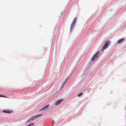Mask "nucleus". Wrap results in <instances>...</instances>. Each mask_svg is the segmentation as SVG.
I'll return each instance as SVG.
<instances>
[{
	"label": "nucleus",
	"mask_w": 126,
	"mask_h": 126,
	"mask_svg": "<svg viewBox=\"0 0 126 126\" xmlns=\"http://www.w3.org/2000/svg\"><path fill=\"white\" fill-rule=\"evenodd\" d=\"M82 94H83V93L82 92V93H80L77 96L79 97H80L81 96V95Z\"/></svg>",
	"instance_id": "9d476101"
},
{
	"label": "nucleus",
	"mask_w": 126,
	"mask_h": 126,
	"mask_svg": "<svg viewBox=\"0 0 126 126\" xmlns=\"http://www.w3.org/2000/svg\"><path fill=\"white\" fill-rule=\"evenodd\" d=\"M125 38L119 39V44L120 43L123 42L125 40Z\"/></svg>",
	"instance_id": "39448f33"
},
{
	"label": "nucleus",
	"mask_w": 126,
	"mask_h": 126,
	"mask_svg": "<svg viewBox=\"0 0 126 126\" xmlns=\"http://www.w3.org/2000/svg\"><path fill=\"white\" fill-rule=\"evenodd\" d=\"M3 111L5 113H11L12 112L11 111L9 110H3Z\"/></svg>",
	"instance_id": "423d86ee"
},
{
	"label": "nucleus",
	"mask_w": 126,
	"mask_h": 126,
	"mask_svg": "<svg viewBox=\"0 0 126 126\" xmlns=\"http://www.w3.org/2000/svg\"><path fill=\"white\" fill-rule=\"evenodd\" d=\"M75 24H71V25L70 27V31H72L74 27V26Z\"/></svg>",
	"instance_id": "0eeeda50"
},
{
	"label": "nucleus",
	"mask_w": 126,
	"mask_h": 126,
	"mask_svg": "<svg viewBox=\"0 0 126 126\" xmlns=\"http://www.w3.org/2000/svg\"><path fill=\"white\" fill-rule=\"evenodd\" d=\"M49 106V105L48 104L45 106L44 107L41 109L40 110V111H42L44 110L47 109V108Z\"/></svg>",
	"instance_id": "20e7f679"
},
{
	"label": "nucleus",
	"mask_w": 126,
	"mask_h": 126,
	"mask_svg": "<svg viewBox=\"0 0 126 126\" xmlns=\"http://www.w3.org/2000/svg\"><path fill=\"white\" fill-rule=\"evenodd\" d=\"M98 53L97 52L94 55V56L93 57L92 59V61H94L96 59L97 57V56H98Z\"/></svg>",
	"instance_id": "f03ea898"
},
{
	"label": "nucleus",
	"mask_w": 126,
	"mask_h": 126,
	"mask_svg": "<svg viewBox=\"0 0 126 126\" xmlns=\"http://www.w3.org/2000/svg\"><path fill=\"white\" fill-rule=\"evenodd\" d=\"M76 17L74 18V19H73V22H72V24H74L75 25V24L76 22Z\"/></svg>",
	"instance_id": "1a4fd4ad"
},
{
	"label": "nucleus",
	"mask_w": 126,
	"mask_h": 126,
	"mask_svg": "<svg viewBox=\"0 0 126 126\" xmlns=\"http://www.w3.org/2000/svg\"><path fill=\"white\" fill-rule=\"evenodd\" d=\"M63 100V99H61L60 100L57 101L55 103V105H57L59 104L61 102H62Z\"/></svg>",
	"instance_id": "7ed1b4c3"
},
{
	"label": "nucleus",
	"mask_w": 126,
	"mask_h": 126,
	"mask_svg": "<svg viewBox=\"0 0 126 126\" xmlns=\"http://www.w3.org/2000/svg\"><path fill=\"white\" fill-rule=\"evenodd\" d=\"M110 42L109 40L107 41L104 44L103 47V49H105L107 47L108 45H110Z\"/></svg>",
	"instance_id": "f257e3e1"
},
{
	"label": "nucleus",
	"mask_w": 126,
	"mask_h": 126,
	"mask_svg": "<svg viewBox=\"0 0 126 126\" xmlns=\"http://www.w3.org/2000/svg\"><path fill=\"white\" fill-rule=\"evenodd\" d=\"M41 115V114H39V115H36L34 116L32 118V120H34V119H36V118L37 117H38L39 116H40Z\"/></svg>",
	"instance_id": "6e6552de"
},
{
	"label": "nucleus",
	"mask_w": 126,
	"mask_h": 126,
	"mask_svg": "<svg viewBox=\"0 0 126 126\" xmlns=\"http://www.w3.org/2000/svg\"><path fill=\"white\" fill-rule=\"evenodd\" d=\"M0 97H6L5 96L2 95H0Z\"/></svg>",
	"instance_id": "9b49d317"
}]
</instances>
